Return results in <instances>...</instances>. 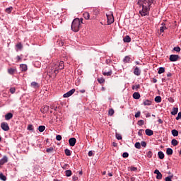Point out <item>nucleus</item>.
<instances>
[{
	"instance_id": "f8f14e48",
	"label": "nucleus",
	"mask_w": 181,
	"mask_h": 181,
	"mask_svg": "<svg viewBox=\"0 0 181 181\" xmlns=\"http://www.w3.org/2000/svg\"><path fill=\"white\" fill-rule=\"evenodd\" d=\"M13 117V114L11 113V112H8L5 115L6 121H9V119H12Z\"/></svg>"
},
{
	"instance_id": "4be33fe9",
	"label": "nucleus",
	"mask_w": 181,
	"mask_h": 181,
	"mask_svg": "<svg viewBox=\"0 0 181 181\" xmlns=\"http://www.w3.org/2000/svg\"><path fill=\"white\" fill-rule=\"evenodd\" d=\"M178 111H179V108L173 107V111L171 112V115H176V114H177Z\"/></svg>"
},
{
	"instance_id": "4c0bfd02",
	"label": "nucleus",
	"mask_w": 181,
	"mask_h": 181,
	"mask_svg": "<svg viewBox=\"0 0 181 181\" xmlns=\"http://www.w3.org/2000/svg\"><path fill=\"white\" fill-rule=\"evenodd\" d=\"M0 180L3 181H6V177L4 175V173H0Z\"/></svg>"
},
{
	"instance_id": "39448f33",
	"label": "nucleus",
	"mask_w": 181,
	"mask_h": 181,
	"mask_svg": "<svg viewBox=\"0 0 181 181\" xmlns=\"http://www.w3.org/2000/svg\"><path fill=\"white\" fill-rule=\"evenodd\" d=\"M76 93V89L73 88L71 90L68 91L65 94L63 95L64 98H69V97H71L73 95V93Z\"/></svg>"
},
{
	"instance_id": "423d86ee",
	"label": "nucleus",
	"mask_w": 181,
	"mask_h": 181,
	"mask_svg": "<svg viewBox=\"0 0 181 181\" xmlns=\"http://www.w3.org/2000/svg\"><path fill=\"white\" fill-rule=\"evenodd\" d=\"M180 59V57L177 54H171L170 55L169 60L170 62H177Z\"/></svg>"
},
{
	"instance_id": "37998d69",
	"label": "nucleus",
	"mask_w": 181,
	"mask_h": 181,
	"mask_svg": "<svg viewBox=\"0 0 181 181\" xmlns=\"http://www.w3.org/2000/svg\"><path fill=\"white\" fill-rule=\"evenodd\" d=\"M12 9H13L12 7H8V8H6V12L7 13H11V12H12Z\"/></svg>"
},
{
	"instance_id": "6e6d98bb",
	"label": "nucleus",
	"mask_w": 181,
	"mask_h": 181,
	"mask_svg": "<svg viewBox=\"0 0 181 181\" xmlns=\"http://www.w3.org/2000/svg\"><path fill=\"white\" fill-rule=\"evenodd\" d=\"M181 119V112H178L177 116L176 117L177 121Z\"/></svg>"
},
{
	"instance_id": "13d9d810",
	"label": "nucleus",
	"mask_w": 181,
	"mask_h": 181,
	"mask_svg": "<svg viewBox=\"0 0 181 181\" xmlns=\"http://www.w3.org/2000/svg\"><path fill=\"white\" fill-rule=\"evenodd\" d=\"M57 141H62V135H57L56 136Z\"/></svg>"
},
{
	"instance_id": "de8ad7c7",
	"label": "nucleus",
	"mask_w": 181,
	"mask_h": 181,
	"mask_svg": "<svg viewBox=\"0 0 181 181\" xmlns=\"http://www.w3.org/2000/svg\"><path fill=\"white\" fill-rule=\"evenodd\" d=\"M115 111H114V109H110L108 111V114L110 115V116H112V115L114 114Z\"/></svg>"
},
{
	"instance_id": "412c9836",
	"label": "nucleus",
	"mask_w": 181,
	"mask_h": 181,
	"mask_svg": "<svg viewBox=\"0 0 181 181\" xmlns=\"http://www.w3.org/2000/svg\"><path fill=\"white\" fill-rule=\"evenodd\" d=\"M71 175H73V173L71 172V170H65V175L67 177H70V176H71Z\"/></svg>"
},
{
	"instance_id": "c03bdc74",
	"label": "nucleus",
	"mask_w": 181,
	"mask_h": 181,
	"mask_svg": "<svg viewBox=\"0 0 181 181\" xmlns=\"http://www.w3.org/2000/svg\"><path fill=\"white\" fill-rule=\"evenodd\" d=\"M173 50H174L175 52H180L181 48H180V47H175L173 48Z\"/></svg>"
},
{
	"instance_id": "a878e982",
	"label": "nucleus",
	"mask_w": 181,
	"mask_h": 181,
	"mask_svg": "<svg viewBox=\"0 0 181 181\" xmlns=\"http://www.w3.org/2000/svg\"><path fill=\"white\" fill-rule=\"evenodd\" d=\"M112 74V70L110 69L108 72H103V76H110Z\"/></svg>"
},
{
	"instance_id": "4d7b16f0",
	"label": "nucleus",
	"mask_w": 181,
	"mask_h": 181,
	"mask_svg": "<svg viewBox=\"0 0 181 181\" xmlns=\"http://www.w3.org/2000/svg\"><path fill=\"white\" fill-rule=\"evenodd\" d=\"M139 117H141V112L139 111L135 114V118H139Z\"/></svg>"
},
{
	"instance_id": "0e129e2a",
	"label": "nucleus",
	"mask_w": 181,
	"mask_h": 181,
	"mask_svg": "<svg viewBox=\"0 0 181 181\" xmlns=\"http://www.w3.org/2000/svg\"><path fill=\"white\" fill-rule=\"evenodd\" d=\"M112 146L117 148V146H118V144H117L116 142H112Z\"/></svg>"
},
{
	"instance_id": "c756f323",
	"label": "nucleus",
	"mask_w": 181,
	"mask_h": 181,
	"mask_svg": "<svg viewBox=\"0 0 181 181\" xmlns=\"http://www.w3.org/2000/svg\"><path fill=\"white\" fill-rule=\"evenodd\" d=\"M31 86L33 87L34 88H39V83L33 81L31 83Z\"/></svg>"
},
{
	"instance_id": "473e14b6",
	"label": "nucleus",
	"mask_w": 181,
	"mask_h": 181,
	"mask_svg": "<svg viewBox=\"0 0 181 181\" xmlns=\"http://www.w3.org/2000/svg\"><path fill=\"white\" fill-rule=\"evenodd\" d=\"M154 101L156 103H161L162 102V98L160 96H156L154 99Z\"/></svg>"
},
{
	"instance_id": "a18cd8bd",
	"label": "nucleus",
	"mask_w": 181,
	"mask_h": 181,
	"mask_svg": "<svg viewBox=\"0 0 181 181\" xmlns=\"http://www.w3.org/2000/svg\"><path fill=\"white\" fill-rule=\"evenodd\" d=\"M131 172H136L138 170V168L136 167H130Z\"/></svg>"
},
{
	"instance_id": "1a4fd4ad",
	"label": "nucleus",
	"mask_w": 181,
	"mask_h": 181,
	"mask_svg": "<svg viewBox=\"0 0 181 181\" xmlns=\"http://www.w3.org/2000/svg\"><path fill=\"white\" fill-rule=\"evenodd\" d=\"M154 174L156 175V179L160 180L163 177L162 173L159 172V170L156 169L154 170Z\"/></svg>"
},
{
	"instance_id": "58836bf2",
	"label": "nucleus",
	"mask_w": 181,
	"mask_h": 181,
	"mask_svg": "<svg viewBox=\"0 0 181 181\" xmlns=\"http://www.w3.org/2000/svg\"><path fill=\"white\" fill-rule=\"evenodd\" d=\"M172 179H173V175H169L165 177V181H172Z\"/></svg>"
},
{
	"instance_id": "2f4dec72",
	"label": "nucleus",
	"mask_w": 181,
	"mask_h": 181,
	"mask_svg": "<svg viewBox=\"0 0 181 181\" xmlns=\"http://www.w3.org/2000/svg\"><path fill=\"white\" fill-rule=\"evenodd\" d=\"M64 152H65V155H66V156H71V151L69 148H66L64 150Z\"/></svg>"
},
{
	"instance_id": "8fccbe9b",
	"label": "nucleus",
	"mask_w": 181,
	"mask_h": 181,
	"mask_svg": "<svg viewBox=\"0 0 181 181\" xmlns=\"http://www.w3.org/2000/svg\"><path fill=\"white\" fill-rule=\"evenodd\" d=\"M137 124L140 127H142V125H144V120H139Z\"/></svg>"
},
{
	"instance_id": "c9c22d12",
	"label": "nucleus",
	"mask_w": 181,
	"mask_h": 181,
	"mask_svg": "<svg viewBox=\"0 0 181 181\" xmlns=\"http://www.w3.org/2000/svg\"><path fill=\"white\" fill-rule=\"evenodd\" d=\"M146 156H147V158H149L151 159V158H152V156H153V153H152L151 151H149L146 153Z\"/></svg>"
},
{
	"instance_id": "2eb2a0df",
	"label": "nucleus",
	"mask_w": 181,
	"mask_h": 181,
	"mask_svg": "<svg viewBox=\"0 0 181 181\" xmlns=\"http://www.w3.org/2000/svg\"><path fill=\"white\" fill-rule=\"evenodd\" d=\"M145 132L146 135H147L148 136H152V135H153V132L151 129H146L145 130Z\"/></svg>"
},
{
	"instance_id": "774afa93",
	"label": "nucleus",
	"mask_w": 181,
	"mask_h": 181,
	"mask_svg": "<svg viewBox=\"0 0 181 181\" xmlns=\"http://www.w3.org/2000/svg\"><path fill=\"white\" fill-rule=\"evenodd\" d=\"M153 83H158V79H156V78H153Z\"/></svg>"
},
{
	"instance_id": "a211bd4d",
	"label": "nucleus",
	"mask_w": 181,
	"mask_h": 181,
	"mask_svg": "<svg viewBox=\"0 0 181 181\" xmlns=\"http://www.w3.org/2000/svg\"><path fill=\"white\" fill-rule=\"evenodd\" d=\"M41 112L42 114H46V112H49V106H44V107L41 109Z\"/></svg>"
},
{
	"instance_id": "20e7f679",
	"label": "nucleus",
	"mask_w": 181,
	"mask_h": 181,
	"mask_svg": "<svg viewBox=\"0 0 181 181\" xmlns=\"http://www.w3.org/2000/svg\"><path fill=\"white\" fill-rule=\"evenodd\" d=\"M107 19V25H111L112 23H114V15L112 14V12H109L108 13H106Z\"/></svg>"
},
{
	"instance_id": "cd10ccee",
	"label": "nucleus",
	"mask_w": 181,
	"mask_h": 181,
	"mask_svg": "<svg viewBox=\"0 0 181 181\" xmlns=\"http://www.w3.org/2000/svg\"><path fill=\"white\" fill-rule=\"evenodd\" d=\"M171 134L172 135H173L174 136H177L179 135V132L176 129H173L171 131Z\"/></svg>"
},
{
	"instance_id": "e2e57ef3",
	"label": "nucleus",
	"mask_w": 181,
	"mask_h": 181,
	"mask_svg": "<svg viewBox=\"0 0 181 181\" xmlns=\"http://www.w3.org/2000/svg\"><path fill=\"white\" fill-rule=\"evenodd\" d=\"M16 59H17V62H21V60H22V58L21 57V56L18 55L16 57Z\"/></svg>"
},
{
	"instance_id": "79ce46f5",
	"label": "nucleus",
	"mask_w": 181,
	"mask_h": 181,
	"mask_svg": "<svg viewBox=\"0 0 181 181\" xmlns=\"http://www.w3.org/2000/svg\"><path fill=\"white\" fill-rule=\"evenodd\" d=\"M116 139L118 141H121V139H122V136H121V134H116Z\"/></svg>"
},
{
	"instance_id": "e433bc0d",
	"label": "nucleus",
	"mask_w": 181,
	"mask_h": 181,
	"mask_svg": "<svg viewBox=\"0 0 181 181\" xmlns=\"http://www.w3.org/2000/svg\"><path fill=\"white\" fill-rule=\"evenodd\" d=\"M162 73H165V67H160L158 74H162Z\"/></svg>"
},
{
	"instance_id": "603ef678",
	"label": "nucleus",
	"mask_w": 181,
	"mask_h": 181,
	"mask_svg": "<svg viewBox=\"0 0 181 181\" xmlns=\"http://www.w3.org/2000/svg\"><path fill=\"white\" fill-rule=\"evenodd\" d=\"M93 13H95V15H98V13H100V10L99 9H93Z\"/></svg>"
},
{
	"instance_id": "a19ab883",
	"label": "nucleus",
	"mask_w": 181,
	"mask_h": 181,
	"mask_svg": "<svg viewBox=\"0 0 181 181\" xmlns=\"http://www.w3.org/2000/svg\"><path fill=\"white\" fill-rule=\"evenodd\" d=\"M53 147H49L48 148L46 149V152H47V153H50L52 152H53Z\"/></svg>"
},
{
	"instance_id": "4468645a",
	"label": "nucleus",
	"mask_w": 181,
	"mask_h": 181,
	"mask_svg": "<svg viewBox=\"0 0 181 181\" xmlns=\"http://www.w3.org/2000/svg\"><path fill=\"white\" fill-rule=\"evenodd\" d=\"M133 98H134V100H139L141 98V94L139 92L134 93Z\"/></svg>"
},
{
	"instance_id": "7c9ffc66",
	"label": "nucleus",
	"mask_w": 181,
	"mask_h": 181,
	"mask_svg": "<svg viewBox=\"0 0 181 181\" xmlns=\"http://www.w3.org/2000/svg\"><path fill=\"white\" fill-rule=\"evenodd\" d=\"M46 129V127L41 125L38 127V131L39 132H43Z\"/></svg>"
},
{
	"instance_id": "aec40b11",
	"label": "nucleus",
	"mask_w": 181,
	"mask_h": 181,
	"mask_svg": "<svg viewBox=\"0 0 181 181\" xmlns=\"http://www.w3.org/2000/svg\"><path fill=\"white\" fill-rule=\"evenodd\" d=\"M15 71H16V69L13 68H10L8 69V74H11V76H13V74H15Z\"/></svg>"
},
{
	"instance_id": "393cba45",
	"label": "nucleus",
	"mask_w": 181,
	"mask_h": 181,
	"mask_svg": "<svg viewBox=\"0 0 181 181\" xmlns=\"http://www.w3.org/2000/svg\"><path fill=\"white\" fill-rule=\"evenodd\" d=\"M144 105H152V101L150 100H146L143 102Z\"/></svg>"
},
{
	"instance_id": "72a5a7b5",
	"label": "nucleus",
	"mask_w": 181,
	"mask_h": 181,
	"mask_svg": "<svg viewBox=\"0 0 181 181\" xmlns=\"http://www.w3.org/2000/svg\"><path fill=\"white\" fill-rule=\"evenodd\" d=\"M16 47H17V49H18V50H22V49H23V45H22V43L18 42L16 45Z\"/></svg>"
},
{
	"instance_id": "052dcab7",
	"label": "nucleus",
	"mask_w": 181,
	"mask_h": 181,
	"mask_svg": "<svg viewBox=\"0 0 181 181\" xmlns=\"http://www.w3.org/2000/svg\"><path fill=\"white\" fill-rule=\"evenodd\" d=\"M72 180H74V181H77V180H78V177H77V176H76V175H74V176L72 177Z\"/></svg>"
},
{
	"instance_id": "864d4df0",
	"label": "nucleus",
	"mask_w": 181,
	"mask_h": 181,
	"mask_svg": "<svg viewBox=\"0 0 181 181\" xmlns=\"http://www.w3.org/2000/svg\"><path fill=\"white\" fill-rule=\"evenodd\" d=\"M140 145H141V146L144 148H146V141H141Z\"/></svg>"
},
{
	"instance_id": "680f3d73",
	"label": "nucleus",
	"mask_w": 181,
	"mask_h": 181,
	"mask_svg": "<svg viewBox=\"0 0 181 181\" xmlns=\"http://www.w3.org/2000/svg\"><path fill=\"white\" fill-rule=\"evenodd\" d=\"M168 101H169L170 103H175V100H174L173 98H168Z\"/></svg>"
},
{
	"instance_id": "f03ea898",
	"label": "nucleus",
	"mask_w": 181,
	"mask_h": 181,
	"mask_svg": "<svg viewBox=\"0 0 181 181\" xmlns=\"http://www.w3.org/2000/svg\"><path fill=\"white\" fill-rule=\"evenodd\" d=\"M83 23V18H76L73 20L71 25V29L73 32H78L81 29V24Z\"/></svg>"
},
{
	"instance_id": "5fc2aeb1",
	"label": "nucleus",
	"mask_w": 181,
	"mask_h": 181,
	"mask_svg": "<svg viewBox=\"0 0 181 181\" xmlns=\"http://www.w3.org/2000/svg\"><path fill=\"white\" fill-rule=\"evenodd\" d=\"M28 131H33V126L32 124H29L28 126Z\"/></svg>"
},
{
	"instance_id": "3c124183",
	"label": "nucleus",
	"mask_w": 181,
	"mask_h": 181,
	"mask_svg": "<svg viewBox=\"0 0 181 181\" xmlns=\"http://www.w3.org/2000/svg\"><path fill=\"white\" fill-rule=\"evenodd\" d=\"M123 158H128L129 156V154L127 152H124L122 154Z\"/></svg>"
},
{
	"instance_id": "09e8293b",
	"label": "nucleus",
	"mask_w": 181,
	"mask_h": 181,
	"mask_svg": "<svg viewBox=\"0 0 181 181\" xmlns=\"http://www.w3.org/2000/svg\"><path fill=\"white\" fill-rule=\"evenodd\" d=\"M15 91H16V89L15 88H10V93L11 94H15Z\"/></svg>"
},
{
	"instance_id": "dca6fc26",
	"label": "nucleus",
	"mask_w": 181,
	"mask_h": 181,
	"mask_svg": "<svg viewBox=\"0 0 181 181\" xmlns=\"http://www.w3.org/2000/svg\"><path fill=\"white\" fill-rule=\"evenodd\" d=\"M161 25L162 26L160 28V33H163V32H165V30H166L168 28L165 26V23H162Z\"/></svg>"
},
{
	"instance_id": "bb28decb",
	"label": "nucleus",
	"mask_w": 181,
	"mask_h": 181,
	"mask_svg": "<svg viewBox=\"0 0 181 181\" xmlns=\"http://www.w3.org/2000/svg\"><path fill=\"white\" fill-rule=\"evenodd\" d=\"M167 155H173V150L170 148H168L166 150Z\"/></svg>"
},
{
	"instance_id": "49530a36",
	"label": "nucleus",
	"mask_w": 181,
	"mask_h": 181,
	"mask_svg": "<svg viewBox=\"0 0 181 181\" xmlns=\"http://www.w3.org/2000/svg\"><path fill=\"white\" fill-rule=\"evenodd\" d=\"M141 86L139 84L132 86V90H138L140 88Z\"/></svg>"
},
{
	"instance_id": "f704fd0d",
	"label": "nucleus",
	"mask_w": 181,
	"mask_h": 181,
	"mask_svg": "<svg viewBox=\"0 0 181 181\" xmlns=\"http://www.w3.org/2000/svg\"><path fill=\"white\" fill-rule=\"evenodd\" d=\"M98 81L100 84H104V83H105V79L104 78H98Z\"/></svg>"
},
{
	"instance_id": "338daca9",
	"label": "nucleus",
	"mask_w": 181,
	"mask_h": 181,
	"mask_svg": "<svg viewBox=\"0 0 181 181\" xmlns=\"http://www.w3.org/2000/svg\"><path fill=\"white\" fill-rule=\"evenodd\" d=\"M88 156H93V151H90L88 153Z\"/></svg>"
},
{
	"instance_id": "6ab92c4d",
	"label": "nucleus",
	"mask_w": 181,
	"mask_h": 181,
	"mask_svg": "<svg viewBox=\"0 0 181 181\" xmlns=\"http://www.w3.org/2000/svg\"><path fill=\"white\" fill-rule=\"evenodd\" d=\"M123 62L124 63H131V57H129V56H126L124 57V59H123Z\"/></svg>"
},
{
	"instance_id": "9b49d317",
	"label": "nucleus",
	"mask_w": 181,
	"mask_h": 181,
	"mask_svg": "<svg viewBox=\"0 0 181 181\" xmlns=\"http://www.w3.org/2000/svg\"><path fill=\"white\" fill-rule=\"evenodd\" d=\"M134 76H141V69H139V67L135 66L134 70Z\"/></svg>"
},
{
	"instance_id": "b1692460",
	"label": "nucleus",
	"mask_w": 181,
	"mask_h": 181,
	"mask_svg": "<svg viewBox=\"0 0 181 181\" xmlns=\"http://www.w3.org/2000/svg\"><path fill=\"white\" fill-rule=\"evenodd\" d=\"M159 159H164L165 158V154L162 151H158V153Z\"/></svg>"
},
{
	"instance_id": "6e6552de",
	"label": "nucleus",
	"mask_w": 181,
	"mask_h": 181,
	"mask_svg": "<svg viewBox=\"0 0 181 181\" xmlns=\"http://www.w3.org/2000/svg\"><path fill=\"white\" fill-rule=\"evenodd\" d=\"M5 163H8V156H4L0 160V168H1L2 165H5Z\"/></svg>"
},
{
	"instance_id": "0eeeda50",
	"label": "nucleus",
	"mask_w": 181,
	"mask_h": 181,
	"mask_svg": "<svg viewBox=\"0 0 181 181\" xmlns=\"http://www.w3.org/2000/svg\"><path fill=\"white\" fill-rule=\"evenodd\" d=\"M1 128L3 131H9V125L5 122H1Z\"/></svg>"
},
{
	"instance_id": "7ed1b4c3",
	"label": "nucleus",
	"mask_w": 181,
	"mask_h": 181,
	"mask_svg": "<svg viewBox=\"0 0 181 181\" xmlns=\"http://www.w3.org/2000/svg\"><path fill=\"white\" fill-rule=\"evenodd\" d=\"M63 69H64V62L60 61L59 66H56L55 68H52L49 73H51V74H55V76H57V74H59V70H63Z\"/></svg>"
},
{
	"instance_id": "9d476101",
	"label": "nucleus",
	"mask_w": 181,
	"mask_h": 181,
	"mask_svg": "<svg viewBox=\"0 0 181 181\" xmlns=\"http://www.w3.org/2000/svg\"><path fill=\"white\" fill-rule=\"evenodd\" d=\"M76 141H77V140L76 139V138L72 137V138L69 139V145H70L71 146H74L76 145Z\"/></svg>"
},
{
	"instance_id": "c85d7f7f",
	"label": "nucleus",
	"mask_w": 181,
	"mask_h": 181,
	"mask_svg": "<svg viewBox=\"0 0 181 181\" xmlns=\"http://www.w3.org/2000/svg\"><path fill=\"white\" fill-rule=\"evenodd\" d=\"M179 144V141H177V140L173 139L171 141V145H173V146H177V145Z\"/></svg>"
},
{
	"instance_id": "ddd939ff",
	"label": "nucleus",
	"mask_w": 181,
	"mask_h": 181,
	"mask_svg": "<svg viewBox=\"0 0 181 181\" xmlns=\"http://www.w3.org/2000/svg\"><path fill=\"white\" fill-rule=\"evenodd\" d=\"M20 68L21 69V71H28V65L25 64H20Z\"/></svg>"
},
{
	"instance_id": "ea45409f",
	"label": "nucleus",
	"mask_w": 181,
	"mask_h": 181,
	"mask_svg": "<svg viewBox=\"0 0 181 181\" xmlns=\"http://www.w3.org/2000/svg\"><path fill=\"white\" fill-rule=\"evenodd\" d=\"M134 146L135 148H136V149H141V143L139 142L135 143Z\"/></svg>"
},
{
	"instance_id": "69168bd1",
	"label": "nucleus",
	"mask_w": 181,
	"mask_h": 181,
	"mask_svg": "<svg viewBox=\"0 0 181 181\" xmlns=\"http://www.w3.org/2000/svg\"><path fill=\"white\" fill-rule=\"evenodd\" d=\"M67 166H69V164H64V165L62 166V169H67Z\"/></svg>"
},
{
	"instance_id": "f3484780",
	"label": "nucleus",
	"mask_w": 181,
	"mask_h": 181,
	"mask_svg": "<svg viewBox=\"0 0 181 181\" xmlns=\"http://www.w3.org/2000/svg\"><path fill=\"white\" fill-rule=\"evenodd\" d=\"M123 42L124 43H129L131 42V37H129V35H126L123 39Z\"/></svg>"
},
{
	"instance_id": "5701e85b",
	"label": "nucleus",
	"mask_w": 181,
	"mask_h": 181,
	"mask_svg": "<svg viewBox=\"0 0 181 181\" xmlns=\"http://www.w3.org/2000/svg\"><path fill=\"white\" fill-rule=\"evenodd\" d=\"M83 18L86 21H88V19H90V13H88V12L83 13Z\"/></svg>"
},
{
	"instance_id": "bf43d9fd",
	"label": "nucleus",
	"mask_w": 181,
	"mask_h": 181,
	"mask_svg": "<svg viewBox=\"0 0 181 181\" xmlns=\"http://www.w3.org/2000/svg\"><path fill=\"white\" fill-rule=\"evenodd\" d=\"M144 132V129H140L138 132V136H142V132Z\"/></svg>"
},
{
	"instance_id": "f257e3e1",
	"label": "nucleus",
	"mask_w": 181,
	"mask_h": 181,
	"mask_svg": "<svg viewBox=\"0 0 181 181\" xmlns=\"http://www.w3.org/2000/svg\"><path fill=\"white\" fill-rule=\"evenodd\" d=\"M136 2L139 8H141L139 11L141 16H148L151 11V6H152L155 0H136Z\"/></svg>"
}]
</instances>
